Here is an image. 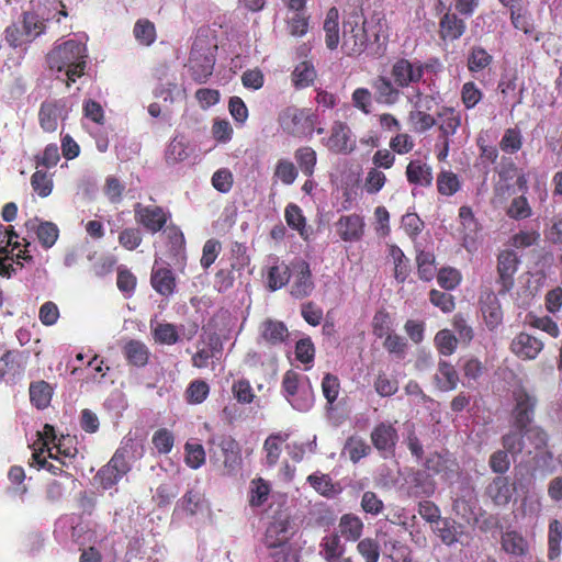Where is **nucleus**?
Wrapping results in <instances>:
<instances>
[{
    "instance_id": "f257e3e1",
    "label": "nucleus",
    "mask_w": 562,
    "mask_h": 562,
    "mask_svg": "<svg viewBox=\"0 0 562 562\" xmlns=\"http://www.w3.org/2000/svg\"><path fill=\"white\" fill-rule=\"evenodd\" d=\"M87 47L76 41L68 40L56 45L46 57L50 70L65 72L67 87L82 77L87 66Z\"/></svg>"
},
{
    "instance_id": "f03ea898",
    "label": "nucleus",
    "mask_w": 562,
    "mask_h": 562,
    "mask_svg": "<svg viewBox=\"0 0 562 562\" xmlns=\"http://www.w3.org/2000/svg\"><path fill=\"white\" fill-rule=\"evenodd\" d=\"M278 124L288 136L311 139L316 132L324 134L325 130L318 124V115L312 109L289 105L278 114Z\"/></svg>"
},
{
    "instance_id": "7ed1b4c3",
    "label": "nucleus",
    "mask_w": 562,
    "mask_h": 562,
    "mask_svg": "<svg viewBox=\"0 0 562 562\" xmlns=\"http://www.w3.org/2000/svg\"><path fill=\"white\" fill-rule=\"evenodd\" d=\"M207 447L210 461L214 465H222L224 475H232L240 468V447L231 435H213L207 440Z\"/></svg>"
},
{
    "instance_id": "20e7f679",
    "label": "nucleus",
    "mask_w": 562,
    "mask_h": 562,
    "mask_svg": "<svg viewBox=\"0 0 562 562\" xmlns=\"http://www.w3.org/2000/svg\"><path fill=\"white\" fill-rule=\"evenodd\" d=\"M216 45H211L207 37L198 36L189 56V71L193 81L205 83L213 74L215 66Z\"/></svg>"
},
{
    "instance_id": "39448f33",
    "label": "nucleus",
    "mask_w": 562,
    "mask_h": 562,
    "mask_svg": "<svg viewBox=\"0 0 562 562\" xmlns=\"http://www.w3.org/2000/svg\"><path fill=\"white\" fill-rule=\"evenodd\" d=\"M364 24L363 16L356 12L344 20L341 49L346 55L357 56L366 50L369 38Z\"/></svg>"
},
{
    "instance_id": "423d86ee",
    "label": "nucleus",
    "mask_w": 562,
    "mask_h": 562,
    "mask_svg": "<svg viewBox=\"0 0 562 562\" xmlns=\"http://www.w3.org/2000/svg\"><path fill=\"white\" fill-rule=\"evenodd\" d=\"M127 458V448L121 447L116 449L110 461L98 471L94 479L99 482L102 488H112L125 474L130 472L131 465Z\"/></svg>"
},
{
    "instance_id": "0eeeda50",
    "label": "nucleus",
    "mask_w": 562,
    "mask_h": 562,
    "mask_svg": "<svg viewBox=\"0 0 562 562\" xmlns=\"http://www.w3.org/2000/svg\"><path fill=\"white\" fill-rule=\"evenodd\" d=\"M428 65L405 57L397 58L391 67V77L400 89L413 87L422 81Z\"/></svg>"
},
{
    "instance_id": "6e6552de",
    "label": "nucleus",
    "mask_w": 562,
    "mask_h": 562,
    "mask_svg": "<svg viewBox=\"0 0 562 562\" xmlns=\"http://www.w3.org/2000/svg\"><path fill=\"white\" fill-rule=\"evenodd\" d=\"M295 535L294 524L289 514H277L269 522L263 538L267 548H281L289 544Z\"/></svg>"
},
{
    "instance_id": "1a4fd4ad",
    "label": "nucleus",
    "mask_w": 562,
    "mask_h": 562,
    "mask_svg": "<svg viewBox=\"0 0 562 562\" xmlns=\"http://www.w3.org/2000/svg\"><path fill=\"white\" fill-rule=\"evenodd\" d=\"M134 218L146 232L156 234L166 226L170 218V213L158 205L136 203L134 205Z\"/></svg>"
},
{
    "instance_id": "9d476101",
    "label": "nucleus",
    "mask_w": 562,
    "mask_h": 562,
    "mask_svg": "<svg viewBox=\"0 0 562 562\" xmlns=\"http://www.w3.org/2000/svg\"><path fill=\"white\" fill-rule=\"evenodd\" d=\"M520 263L518 255L512 249L502 250L497 256L496 283L499 285L498 294H507L515 284V274Z\"/></svg>"
},
{
    "instance_id": "9b49d317",
    "label": "nucleus",
    "mask_w": 562,
    "mask_h": 562,
    "mask_svg": "<svg viewBox=\"0 0 562 562\" xmlns=\"http://www.w3.org/2000/svg\"><path fill=\"white\" fill-rule=\"evenodd\" d=\"M515 407L512 411L513 427L526 429L532 422L537 398L521 389L514 392Z\"/></svg>"
},
{
    "instance_id": "f8f14e48",
    "label": "nucleus",
    "mask_w": 562,
    "mask_h": 562,
    "mask_svg": "<svg viewBox=\"0 0 562 562\" xmlns=\"http://www.w3.org/2000/svg\"><path fill=\"white\" fill-rule=\"evenodd\" d=\"M325 146L335 154L347 155L356 149L357 143L348 124L335 121L330 127V135L325 142Z\"/></svg>"
},
{
    "instance_id": "ddd939ff",
    "label": "nucleus",
    "mask_w": 562,
    "mask_h": 562,
    "mask_svg": "<svg viewBox=\"0 0 562 562\" xmlns=\"http://www.w3.org/2000/svg\"><path fill=\"white\" fill-rule=\"evenodd\" d=\"M373 447L383 458L394 454L398 440L396 428L391 423H379L370 435Z\"/></svg>"
},
{
    "instance_id": "4468645a",
    "label": "nucleus",
    "mask_w": 562,
    "mask_h": 562,
    "mask_svg": "<svg viewBox=\"0 0 562 562\" xmlns=\"http://www.w3.org/2000/svg\"><path fill=\"white\" fill-rule=\"evenodd\" d=\"M30 246L29 241H25L24 249H19L18 252H14L11 246H1L0 247V276L3 278H11L16 273V268L13 263H15L20 269L23 268V261L27 263H32L34 258L30 255L27 247Z\"/></svg>"
},
{
    "instance_id": "2eb2a0df",
    "label": "nucleus",
    "mask_w": 562,
    "mask_h": 562,
    "mask_svg": "<svg viewBox=\"0 0 562 562\" xmlns=\"http://www.w3.org/2000/svg\"><path fill=\"white\" fill-rule=\"evenodd\" d=\"M544 344L541 339L528 333L517 334L510 342V351L522 360H533L543 350Z\"/></svg>"
},
{
    "instance_id": "dca6fc26",
    "label": "nucleus",
    "mask_w": 562,
    "mask_h": 562,
    "mask_svg": "<svg viewBox=\"0 0 562 562\" xmlns=\"http://www.w3.org/2000/svg\"><path fill=\"white\" fill-rule=\"evenodd\" d=\"M407 494L414 498H428L435 494L436 482L431 475L425 471L417 470L412 472L407 480Z\"/></svg>"
},
{
    "instance_id": "f3484780",
    "label": "nucleus",
    "mask_w": 562,
    "mask_h": 562,
    "mask_svg": "<svg viewBox=\"0 0 562 562\" xmlns=\"http://www.w3.org/2000/svg\"><path fill=\"white\" fill-rule=\"evenodd\" d=\"M374 99L380 104L393 105L401 98V89L393 79L380 75L371 80Z\"/></svg>"
},
{
    "instance_id": "a211bd4d",
    "label": "nucleus",
    "mask_w": 562,
    "mask_h": 562,
    "mask_svg": "<svg viewBox=\"0 0 562 562\" xmlns=\"http://www.w3.org/2000/svg\"><path fill=\"white\" fill-rule=\"evenodd\" d=\"M294 279L291 284V295L295 299H304L314 290L312 272L305 261H300L293 266Z\"/></svg>"
},
{
    "instance_id": "6ab92c4d",
    "label": "nucleus",
    "mask_w": 562,
    "mask_h": 562,
    "mask_svg": "<svg viewBox=\"0 0 562 562\" xmlns=\"http://www.w3.org/2000/svg\"><path fill=\"white\" fill-rule=\"evenodd\" d=\"M515 486L510 483L508 476L497 475L486 486L485 494L496 506H506L509 504Z\"/></svg>"
},
{
    "instance_id": "aec40b11",
    "label": "nucleus",
    "mask_w": 562,
    "mask_h": 562,
    "mask_svg": "<svg viewBox=\"0 0 562 562\" xmlns=\"http://www.w3.org/2000/svg\"><path fill=\"white\" fill-rule=\"evenodd\" d=\"M467 31L465 21L457 13L446 12L439 20V37L443 42H454L459 40Z\"/></svg>"
},
{
    "instance_id": "412c9836",
    "label": "nucleus",
    "mask_w": 562,
    "mask_h": 562,
    "mask_svg": "<svg viewBox=\"0 0 562 562\" xmlns=\"http://www.w3.org/2000/svg\"><path fill=\"white\" fill-rule=\"evenodd\" d=\"M336 226L337 234L344 241H358L364 234V222L358 214L341 216Z\"/></svg>"
},
{
    "instance_id": "4be33fe9",
    "label": "nucleus",
    "mask_w": 562,
    "mask_h": 562,
    "mask_svg": "<svg viewBox=\"0 0 562 562\" xmlns=\"http://www.w3.org/2000/svg\"><path fill=\"white\" fill-rule=\"evenodd\" d=\"M65 109L63 100L44 101L38 111V123L43 131L53 133L57 130L58 119Z\"/></svg>"
},
{
    "instance_id": "5701e85b",
    "label": "nucleus",
    "mask_w": 562,
    "mask_h": 562,
    "mask_svg": "<svg viewBox=\"0 0 562 562\" xmlns=\"http://www.w3.org/2000/svg\"><path fill=\"white\" fill-rule=\"evenodd\" d=\"M481 312L484 322L490 330L496 329L503 323V310L497 295L493 292L486 293L480 300Z\"/></svg>"
},
{
    "instance_id": "b1692460",
    "label": "nucleus",
    "mask_w": 562,
    "mask_h": 562,
    "mask_svg": "<svg viewBox=\"0 0 562 562\" xmlns=\"http://www.w3.org/2000/svg\"><path fill=\"white\" fill-rule=\"evenodd\" d=\"M25 227L35 231L40 244L45 249L53 247L59 236V229L53 222H38L37 218H33L25 222Z\"/></svg>"
},
{
    "instance_id": "393cba45",
    "label": "nucleus",
    "mask_w": 562,
    "mask_h": 562,
    "mask_svg": "<svg viewBox=\"0 0 562 562\" xmlns=\"http://www.w3.org/2000/svg\"><path fill=\"white\" fill-rule=\"evenodd\" d=\"M434 532L448 547L462 542L463 526L451 518H441L432 528Z\"/></svg>"
},
{
    "instance_id": "a878e982",
    "label": "nucleus",
    "mask_w": 562,
    "mask_h": 562,
    "mask_svg": "<svg viewBox=\"0 0 562 562\" xmlns=\"http://www.w3.org/2000/svg\"><path fill=\"white\" fill-rule=\"evenodd\" d=\"M150 283L154 290L162 296L171 295L177 286L175 273L166 267L153 268Z\"/></svg>"
},
{
    "instance_id": "bb28decb",
    "label": "nucleus",
    "mask_w": 562,
    "mask_h": 562,
    "mask_svg": "<svg viewBox=\"0 0 562 562\" xmlns=\"http://www.w3.org/2000/svg\"><path fill=\"white\" fill-rule=\"evenodd\" d=\"M346 546L341 542L340 536L333 532L322 538L319 543V555L325 562H339L345 558Z\"/></svg>"
},
{
    "instance_id": "cd10ccee",
    "label": "nucleus",
    "mask_w": 562,
    "mask_h": 562,
    "mask_svg": "<svg viewBox=\"0 0 562 562\" xmlns=\"http://www.w3.org/2000/svg\"><path fill=\"white\" fill-rule=\"evenodd\" d=\"M411 184L428 188L432 184V168L419 159L408 162L405 171Z\"/></svg>"
},
{
    "instance_id": "c85d7f7f",
    "label": "nucleus",
    "mask_w": 562,
    "mask_h": 562,
    "mask_svg": "<svg viewBox=\"0 0 562 562\" xmlns=\"http://www.w3.org/2000/svg\"><path fill=\"white\" fill-rule=\"evenodd\" d=\"M260 336L269 345H281L286 341L289 329L283 322L268 318L261 323Z\"/></svg>"
},
{
    "instance_id": "c756f323",
    "label": "nucleus",
    "mask_w": 562,
    "mask_h": 562,
    "mask_svg": "<svg viewBox=\"0 0 562 562\" xmlns=\"http://www.w3.org/2000/svg\"><path fill=\"white\" fill-rule=\"evenodd\" d=\"M363 521L355 514H344L338 524V535L340 539L356 542L360 540L363 532Z\"/></svg>"
},
{
    "instance_id": "7c9ffc66",
    "label": "nucleus",
    "mask_w": 562,
    "mask_h": 562,
    "mask_svg": "<svg viewBox=\"0 0 562 562\" xmlns=\"http://www.w3.org/2000/svg\"><path fill=\"white\" fill-rule=\"evenodd\" d=\"M300 374L294 370H288L282 378V392L291 405L299 409L305 411L310 407L308 402H297L294 397L299 393Z\"/></svg>"
},
{
    "instance_id": "2f4dec72",
    "label": "nucleus",
    "mask_w": 562,
    "mask_h": 562,
    "mask_svg": "<svg viewBox=\"0 0 562 562\" xmlns=\"http://www.w3.org/2000/svg\"><path fill=\"white\" fill-rule=\"evenodd\" d=\"M123 355L130 366L142 368L148 363L150 352L144 342L131 339L123 346Z\"/></svg>"
},
{
    "instance_id": "473e14b6",
    "label": "nucleus",
    "mask_w": 562,
    "mask_h": 562,
    "mask_svg": "<svg viewBox=\"0 0 562 562\" xmlns=\"http://www.w3.org/2000/svg\"><path fill=\"white\" fill-rule=\"evenodd\" d=\"M438 119L439 138L450 139V136H453L461 126V114L453 108H442L441 111L438 112Z\"/></svg>"
},
{
    "instance_id": "72a5a7b5",
    "label": "nucleus",
    "mask_w": 562,
    "mask_h": 562,
    "mask_svg": "<svg viewBox=\"0 0 562 562\" xmlns=\"http://www.w3.org/2000/svg\"><path fill=\"white\" fill-rule=\"evenodd\" d=\"M306 482L319 495L326 498H333L341 492L340 486L335 483L328 474L315 472L310 474Z\"/></svg>"
},
{
    "instance_id": "f704fd0d",
    "label": "nucleus",
    "mask_w": 562,
    "mask_h": 562,
    "mask_svg": "<svg viewBox=\"0 0 562 562\" xmlns=\"http://www.w3.org/2000/svg\"><path fill=\"white\" fill-rule=\"evenodd\" d=\"M30 401L37 409H45L49 406L54 387L46 381L31 382L29 387Z\"/></svg>"
},
{
    "instance_id": "c9c22d12",
    "label": "nucleus",
    "mask_w": 562,
    "mask_h": 562,
    "mask_svg": "<svg viewBox=\"0 0 562 562\" xmlns=\"http://www.w3.org/2000/svg\"><path fill=\"white\" fill-rule=\"evenodd\" d=\"M288 432L279 431L271 434L267 437L263 442V451L266 452V464L268 467H274L282 452V443L289 439Z\"/></svg>"
},
{
    "instance_id": "e433bc0d",
    "label": "nucleus",
    "mask_w": 562,
    "mask_h": 562,
    "mask_svg": "<svg viewBox=\"0 0 562 562\" xmlns=\"http://www.w3.org/2000/svg\"><path fill=\"white\" fill-rule=\"evenodd\" d=\"M435 380L440 391L449 392L457 389L459 374L450 362L440 360L438 362V372L435 375Z\"/></svg>"
},
{
    "instance_id": "4c0bfd02",
    "label": "nucleus",
    "mask_w": 562,
    "mask_h": 562,
    "mask_svg": "<svg viewBox=\"0 0 562 562\" xmlns=\"http://www.w3.org/2000/svg\"><path fill=\"white\" fill-rule=\"evenodd\" d=\"M325 32V43L328 49L334 50L339 44V12L336 7H331L327 13L323 25Z\"/></svg>"
},
{
    "instance_id": "58836bf2",
    "label": "nucleus",
    "mask_w": 562,
    "mask_h": 562,
    "mask_svg": "<svg viewBox=\"0 0 562 562\" xmlns=\"http://www.w3.org/2000/svg\"><path fill=\"white\" fill-rule=\"evenodd\" d=\"M501 544L506 553L515 557H524L529 550L528 541L515 530L504 532Z\"/></svg>"
},
{
    "instance_id": "ea45409f",
    "label": "nucleus",
    "mask_w": 562,
    "mask_h": 562,
    "mask_svg": "<svg viewBox=\"0 0 562 562\" xmlns=\"http://www.w3.org/2000/svg\"><path fill=\"white\" fill-rule=\"evenodd\" d=\"M525 435L529 443L533 447L537 452L541 453V459L543 462L550 463L553 459V454L547 450L548 445V435L540 427H527L525 429Z\"/></svg>"
},
{
    "instance_id": "a19ab883",
    "label": "nucleus",
    "mask_w": 562,
    "mask_h": 562,
    "mask_svg": "<svg viewBox=\"0 0 562 562\" xmlns=\"http://www.w3.org/2000/svg\"><path fill=\"white\" fill-rule=\"evenodd\" d=\"M344 453L348 456L352 463H358L371 453V447L361 437L350 436L345 442Z\"/></svg>"
},
{
    "instance_id": "79ce46f5",
    "label": "nucleus",
    "mask_w": 562,
    "mask_h": 562,
    "mask_svg": "<svg viewBox=\"0 0 562 562\" xmlns=\"http://www.w3.org/2000/svg\"><path fill=\"white\" fill-rule=\"evenodd\" d=\"M294 159L306 177H312L317 164V154L311 146H301L294 151Z\"/></svg>"
},
{
    "instance_id": "37998d69",
    "label": "nucleus",
    "mask_w": 562,
    "mask_h": 562,
    "mask_svg": "<svg viewBox=\"0 0 562 562\" xmlns=\"http://www.w3.org/2000/svg\"><path fill=\"white\" fill-rule=\"evenodd\" d=\"M222 351V345L218 337H212L207 346L199 349L192 356V366L198 369H204L209 366L212 358L216 357Z\"/></svg>"
},
{
    "instance_id": "c03bdc74",
    "label": "nucleus",
    "mask_w": 562,
    "mask_h": 562,
    "mask_svg": "<svg viewBox=\"0 0 562 562\" xmlns=\"http://www.w3.org/2000/svg\"><path fill=\"white\" fill-rule=\"evenodd\" d=\"M316 78L314 66L308 61H302L295 66L291 74L292 83L296 89H303L313 85Z\"/></svg>"
},
{
    "instance_id": "a18cd8bd",
    "label": "nucleus",
    "mask_w": 562,
    "mask_h": 562,
    "mask_svg": "<svg viewBox=\"0 0 562 562\" xmlns=\"http://www.w3.org/2000/svg\"><path fill=\"white\" fill-rule=\"evenodd\" d=\"M437 191L445 196H452L461 189V182L457 173L451 170H441L437 175Z\"/></svg>"
},
{
    "instance_id": "49530a36",
    "label": "nucleus",
    "mask_w": 562,
    "mask_h": 562,
    "mask_svg": "<svg viewBox=\"0 0 562 562\" xmlns=\"http://www.w3.org/2000/svg\"><path fill=\"white\" fill-rule=\"evenodd\" d=\"M562 524L553 519L549 524L548 532V559L554 561L561 555Z\"/></svg>"
},
{
    "instance_id": "de8ad7c7",
    "label": "nucleus",
    "mask_w": 562,
    "mask_h": 562,
    "mask_svg": "<svg viewBox=\"0 0 562 562\" xmlns=\"http://www.w3.org/2000/svg\"><path fill=\"white\" fill-rule=\"evenodd\" d=\"M210 394V385L201 379L193 380L186 389V401L191 405L202 404Z\"/></svg>"
},
{
    "instance_id": "09e8293b",
    "label": "nucleus",
    "mask_w": 562,
    "mask_h": 562,
    "mask_svg": "<svg viewBox=\"0 0 562 562\" xmlns=\"http://www.w3.org/2000/svg\"><path fill=\"white\" fill-rule=\"evenodd\" d=\"M133 34L138 43L145 46L151 45L157 37L155 24L148 19H139L135 22Z\"/></svg>"
},
{
    "instance_id": "8fccbe9b",
    "label": "nucleus",
    "mask_w": 562,
    "mask_h": 562,
    "mask_svg": "<svg viewBox=\"0 0 562 562\" xmlns=\"http://www.w3.org/2000/svg\"><path fill=\"white\" fill-rule=\"evenodd\" d=\"M525 429H512L502 437V445L504 450H506L513 457L520 454L525 448Z\"/></svg>"
},
{
    "instance_id": "3c124183",
    "label": "nucleus",
    "mask_w": 562,
    "mask_h": 562,
    "mask_svg": "<svg viewBox=\"0 0 562 562\" xmlns=\"http://www.w3.org/2000/svg\"><path fill=\"white\" fill-rule=\"evenodd\" d=\"M390 256L394 261V278L398 283H404L409 274L408 259L405 257L403 250L393 245L390 248Z\"/></svg>"
},
{
    "instance_id": "603ef678",
    "label": "nucleus",
    "mask_w": 562,
    "mask_h": 562,
    "mask_svg": "<svg viewBox=\"0 0 562 562\" xmlns=\"http://www.w3.org/2000/svg\"><path fill=\"white\" fill-rule=\"evenodd\" d=\"M493 61V56L483 47L474 46L468 56V69L471 72H479L488 67Z\"/></svg>"
},
{
    "instance_id": "864d4df0",
    "label": "nucleus",
    "mask_w": 562,
    "mask_h": 562,
    "mask_svg": "<svg viewBox=\"0 0 562 562\" xmlns=\"http://www.w3.org/2000/svg\"><path fill=\"white\" fill-rule=\"evenodd\" d=\"M291 277V271L284 262L277 263L269 268L268 271V285L272 291L284 286Z\"/></svg>"
},
{
    "instance_id": "5fc2aeb1",
    "label": "nucleus",
    "mask_w": 562,
    "mask_h": 562,
    "mask_svg": "<svg viewBox=\"0 0 562 562\" xmlns=\"http://www.w3.org/2000/svg\"><path fill=\"white\" fill-rule=\"evenodd\" d=\"M417 273L420 280L431 281L435 277V256L429 251H419L416 256Z\"/></svg>"
},
{
    "instance_id": "6e6d98bb",
    "label": "nucleus",
    "mask_w": 562,
    "mask_h": 562,
    "mask_svg": "<svg viewBox=\"0 0 562 562\" xmlns=\"http://www.w3.org/2000/svg\"><path fill=\"white\" fill-rule=\"evenodd\" d=\"M522 147V135L519 128L509 127L505 130L499 142V148L506 154H515Z\"/></svg>"
},
{
    "instance_id": "4d7b16f0",
    "label": "nucleus",
    "mask_w": 562,
    "mask_h": 562,
    "mask_svg": "<svg viewBox=\"0 0 562 562\" xmlns=\"http://www.w3.org/2000/svg\"><path fill=\"white\" fill-rule=\"evenodd\" d=\"M270 494V485L262 479L258 477L251 481L249 492V505L251 507L261 506Z\"/></svg>"
},
{
    "instance_id": "13d9d810",
    "label": "nucleus",
    "mask_w": 562,
    "mask_h": 562,
    "mask_svg": "<svg viewBox=\"0 0 562 562\" xmlns=\"http://www.w3.org/2000/svg\"><path fill=\"white\" fill-rule=\"evenodd\" d=\"M435 346L442 356H451L458 347V338L449 330L441 329L435 336Z\"/></svg>"
},
{
    "instance_id": "bf43d9fd",
    "label": "nucleus",
    "mask_w": 562,
    "mask_h": 562,
    "mask_svg": "<svg viewBox=\"0 0 562 562\" xmlns=\"http://www.w3.org/2000/svg\"><path fill=\"white\" fill-rule=\"evenodd\" d=\"M284 216L286 224L293 228L296 229L300 235L307 239V234L305 232V217L302 214V210L296 204L290 203L284 211Z\"/></svg>"
},
{
    "instance_id": "052dcab7",
    "label": "nucleus",
    "mask_w": 562,
    "mask_h": 562,
    "mask_svg": "<svg viewBox=\"0 0 562 562\" xmlns=\"http://www.w3.org/2000/svg\"><path fill=\"white\" fill-rule=\"evenodd\" d=\"M45 27L44 19L36 12L27 11L23 13V30L31 40L44 33Z\"/></svg>"
},
{
    "instance_id": "680f3d73",
    "label": "nucleus",
    "mask_w": 562,
    "mask_h": 562,
    "mask_svg": "<svg viewBox=\"0 0 562 562\" xmlns=\"http://www.w3.org/2000/svg\"><path fill=\"white\" fill-rule=\"evenodd\" d=\"M31 186L41 198H46L52 193L54 183L47 171L37 169L31 177Z\"/></svg>"
},
{
    "instance_id": "e2e57ef3",
    "label": "nucleus",
    "mask_w": 562,
    "mask_h": 562,
    "mask_svg": "<svg viewBox=\"0 0 562 562\" xmlns=\"http://www.w3.org/2000/svg\"><path fill=\"white\" fill-rule=\"evenodd\" d=\"M310 15L304 12H295L286 19L288 32L291 36L303 37L308 32Z\"/></svg>"
},
{
    "instance_id": "0e129e2a",
    "label": "nucleus",
    "mask_w": 562,
    "mask_h": 562,
    "mask_svg": "<svg viewBox=\"0 0 562 562\" xmlns=\"http://www.w3.org/2000/svg\"><path fill=\"white\" fill-rule=\"evenodd\" d=\"M151 442L159 454H168L175 445V436L167 428H159L151 437Z\"/></svg>"
},
{
    "instance_id": "69168bd1",
    "label": "nucleus",
    "mask_w": 562,
    "mask_h": 562,
    "mask_svg": "<svg viewBox=\"0 0 562 562\" xmlns=\"http://www.w3.org/2000/svg\"><path fill=\"white\" fill-rule=\"evenodd\" d=\"M506 214L516 221L525 220L531 216L532 210L525 195L516 196L507 207Z\"/></svg>"
},
{
    "instance_id": "338daca9",
    "label": "nucleus",
    "mask_w": 562,
    "mask_h": 562,
    "mask_svg": "<svg viewBox=\"0 0 562 562\" xmlns=\"http://www.w3.org/2000/svg\"><path fill=\"white\" fill-rule=\"evenodd\" d=\"M232 393L239 404H251L256 397L250 382L247 379L234 381Z\"/></svg>"
},
{
    "instance_id": "774afa93",
    "label": "nucleus",
    "mask_w": 562,
    "mask_h": 562,
    "mask_svg": "<svg viewBox=\"0 0 562 562\" xmlns=\"http://www.w3.org/2000/svg\"><path fill=\"white\" fill-rule=\"evenodd\" d=\"M357 551L366 562H378L380 558V546L375 539L364 538L359 540Z\"/></svg>"
}]
</instances>
